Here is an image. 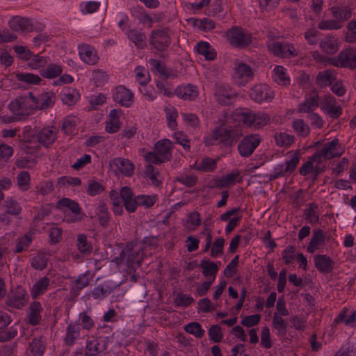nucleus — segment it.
<instances>
[{
	"mask_svg": "<svg viewBox=\"0 0 356 356\" xmlns=\"http://www.w3.org/2000/svg\"><path fill=\"white\" fill-rule=\"evenodd\" d=\"M30 97H19L9 105L10 111L15 115H29L35 109L34 102Z\"/></svg>",
	"mask_w": 356,
	"mask_h": 356,
	"instance_id": "f257e3e1",
	"label": "nucleus"
},
{
	"mask_svg": "<svg viewBox=\"0 0 356 356\" xmlns=\"http://www.w3.org/2000/svg\"><path fill=\"white\" fill-rule=\"evenodd\" d=\"M330 63L336 67L356 69V51L352 48L346 49L337 57L330 58Z\"/></svg>",
	"mask_w": 356,
	"mask_h": 356,
	"instance_id": "f03ea898",
	"label": "nucleus"
},
{
	"mask_svg": "<svg viewBox=\"0 0 356 356\" xmlns=\"http://www.w3.org/2000/svg\"><path fill=\"white\" fill-rule=\"evenodd\" d=\"M229 43L236 47L243 48L252 42L250 35L245 33L241 27L234 26L227 32Z\"/></svg>",
	"mask_w": 356,
	"mask_h": 356,
	"instance_id": "7ed1b4c3",
	"label": "nucleus"
},
{
	"mask_svg": "<svg viewBox=\"0 0 356 356\" xmlns=\"http://www.w3.org/2000/svg\"><path fill=\"white\" fill-rule=\"evenodd\" d=\"M149 44L159 51H165L170 44V37L164 30H152Z\"/></svg>",
	"mask_w": 356,
	"mask_h": 356,
	"instance_id": "20e7f679",
	"label": "nucleus"
},
{
	"mask_svg": "<svg viewBox=\"0 0 356 356\" xmlns=\"http://www.w3.org/2000/svg\"><path fill=\"white\" fill-rule=\"evenodd\" d=\"M29 300V295L21 286H17L14 291L8 296L6 303L8 306L22 309L24 307Z\"/></svg>",
	"mask_w": 356,
	"mask_h": 356,
	"instance_id": "39448f33",
	"label": "nucleus"
},
{
	"mask_svg": "<svg viewBox=\"0 0 356 356\" xmlns=\"http://www.w3.org/2000/svg\"><path fill=\"white\" fill-rule=\"evenodd\" d=\"M258 135H250L245 137L238 144V150L241 156H250L260 143Z\"/></svg>",
	"mask_w": 356,
	"mask_h": 356,
	"instance_id": "423d86ee",
	"label": "nucleus"
},
{
	"mask_svg": "<svg viewBox=\"0 0 356 356\" xmlns=\"http://www.w3.org/2000/svg\"><path fill=\"white\" fill-rule=\"evenodd\" d=\"M249 95L254 102L261 103L264 101L271 100L274 97V92L268 86L260 84L252 88Z\"/></svg>",
	"mask_w": 356,
	"mask_h": 356,
	"instance_id": "0eeeda50",
	"label": "nucleus"
},
{
	"mask_svg": "<svg viewBox=\"0 0 356 356\" xmlns=\"http://www.w3.org/2000/svg\"><path fill=\"white\" fill-rule=\"evenodd\" d=\"M29 95L33 98L35 109H46L53 106L56 101V95L53 92H44L38 97H34L32 92H29Z\"/></svg>",
	"mask_w": 356,
	"mask_h": 356,
	"instance_id": "6e6552de",
	"label": "nucleus"
},
{
	"mask_svg": "<svg viewBox=\"0 0 356 356\" xmlns=\"http://www.w3.org/2000/svg\"><path fill=\"white\" fill-rule=\"evenodd\" d=\"M314 265L321 273H328L332 271L334 262L326 254H316L314 257Z\"/></svg>",
	"mask_w": 356,
	"mask_h": 356,
	"instance_id": "1a4fd4ad",
	"label": "nucleus"
},
{
	"mask_svg": "<svg viewBox=\"0 0 356 356\" xmlns=\"http://www.w3.org/2000/svg\"><path fill=\"white\" fill-rule=\"evenodd\" d=\"M268 47L273 54L281 58H289L291 56H295L297 55V54L295 53V50L291 49L293 48V47L289 44L276 42H273Z\"/></svg>",
	"mask_w": 356,
	"mask_h": 356,
	"instance_id": "9d476101",
	"label": "nucleus"
},
{
	"mask_svg": "<svg viewBox=\"0 0 356 356\" xmlns=\"http://www.w3.org/2000/svg\"><path fill=\"white\" fill-rule=\"evenodd\" d=\"M211 138L213 140H219L227 147H231L236 141V139L232 136L230 130L222 127L216 128L211 135Z\"/></svg>",
	"mask_w": 356,
	"mask_h": 356,
	"instance_id": "9b49d317",
	"label": "nucleus"
},
{
	"mask_svg": "<svg viewBox=\"0 0 356 356\" xmlns=\"http://www.w3.org/2000/svg\"><path fill=\"white\" fill-rule=\"evenodd\" d=\"M133 94L124 86H118L113 95V100L120 105L129 107L133 102Z\"/></svg>",
	"mask_w": 356,
	"mask_h": 356,
	"instance_id": "f8f14e48",
	"label": "nucleus"
},
{
	"mask_svg": "<svg viewBox=\"0 0 356 356\" xmlns=\"http://www.w3.org/2000/svg\"><path fill=\"white\" fill-rule=\"evenodd\" d=\"M80 58L86 63L95 65L98 60V56L95 49L88 44H83L79 46Z\"/></svg>",
	"mask_w": 356,
	"mask_h": 356,
	"instance_id": "ddd939ff",
	"label": "nucleus"
},
{
	"mask_svg": "<svg viewBox=\"0 0 356 356\" xmlns=\"http://www.w3.org/2000/svg\"><path fill=\"white\" fill-rule=\"evenodd\" d=\"M330 11L333 18L341 24L351 17L353 8L348 6H335L330 8Z\"/></svg>",
	"mask_w": 356,
	"mask_h": 356,
	"instance_id": "4468645a",
	"label": "nucleus"
},
{
	"mask_svg": "<svg viewBox=\"0 0 356 356\" xmlns=\"http://www.w3.org/2000/svg\"><path fill=\"white\" fill-rule=\"evenodd\" d=\"M110 165H115L125 176L131 177L134 174V164L127 159L115 158L110 161Z\"/></svg>",
	"mask_w": 356,
	"mask_h": 356,
	"instance_id": "2eb2a0df",
	"label": "nucleus"
},
{
	"mask_svg": "<svg viewBox=\"0 0 356 356\" xmlns=\"http://www.w3.org/2000/svg\"><path fill=\"white\" fill-rule=\"evenodd\" d=\"M10 28L15 31H32L33 24L31 19L21 17L19 16L14 17L9 22Z\"/></svg>",
	"mask_w": 356,
	"mask_h": 356,
	"instance_id": "dca6fc26",
	"label": "nucleus"
},
{
	"mask_svg": "<svg viewBox=\"0 0 356 356\" xmlns=\"http://www.w3.org/2000/svg\"><path fill=\"white\" fill-rule=\"evenodd\" d=\"M215 97L220 104L227 106L232 103L235 95L224 86H218L216 88Z\"/></svg>",
	"mask_w": 356,
	"mask_h": 356,
	"instance_id": "f3484780",
	"label": "nucleus"
},
{
	"mask_svg": "<svg viewBox=\"0 0 356 356\" xmlns=\"http://www.w3.org/2000/svg\"><path fill=\"white\" fill-rule=\"evenodd\" d=\"M325 236L321 229H315L313 232L311 241L307 247V251L309 253H314L318 249L319 246L325 242Z\"/></svg>",
	"mask_w": 356,
	"mask_h": 356,
	"instance_id": "a211bd4d",
	"label": "nucleus"
},
{
	"mask_svg": "<svg viewBox=\"0 0 356 356\" xmlns=\"http://www.w3.org/2000/svg\"><path fill=\"white\" fill-rule=\"evenodd\" d=\"M339 146V139L334 138L331 142L326 143L323 149L321 150V154L325 160H329L334 157L339 156L341 153L337 152L336 150L337 147Z\"/></svg>",
	"mask_w": 356,
	"mask_h": 356,
	"instance_id": "6ab92c4d",
	"label": "nucleus"
},
{
	"mask_svg": "<svg viewBox=\"0 0 356 356\" xmlns=\"http://www.w3.org/2000/svg\"><path fill=\"white\" fill-rule=\"evenodd\" d=\"M90 275V272L86 271L85 273L80 275L74 281V286L70 291V293L73 296V297L78 296L79 295L80 291L89 284Z\"/></svg>",
	"mask_w": 356,
	"mask_h": 356,
	"instance_id": "aec40b11",
	"label": "nucleus"
},
{
	"mask_svg": "<svg viewBox=\"0 0 356 356\" xmlns=\"http://www.w3.org/2000/svg\"><path fill=\"white\" fill-rule=\"evenodd\" d=\"M156 152L166 161L171 159L170 150L172 149V143L168 139H164L158 141L154 147Z\"/></svg>",
	"mask_w": 356,
	"mask_h": 356,
	"instance_id": "412c9836",
	"label": "nucleus"
},
{
	"mask_svg": "<svg viewBox=\"0 0 356 356\" xmlns=\"http://www.w3.org/2000/svg\"><path fill=\"white\" fill-rule=\"evenodd\" d=\"M38 141L44 146L48 147L56 139V134L52 129H42L37 135Z\"/></svg>",
	"mask_w": 356,
	"mask_h": 356,
	"instance_id": "4be33fe9",
	"label": "nucleus"
},
{
	"mask_svg": "<svg viewBox=\"0 0 356 356\" xmlns=\"http://www.w3.org/2000/svg\"><path fill=\"white\" fill-rule=\"evenodd\" d=\"M29 308V323L32 325H36L41 320L40 312L42 307L40 302L34 301L30 305Z\"/></svg>",
	"mask_w": 356,
	"mask_h": 356,
	"instance_id": "5701e85b",
	"label": "nucleus"
},
{
	"mask_svg": "<svg viewBox=\"0 0 356 356\" xmlns=\"http://www.w3.org/2000/svg\"><path fill=\"white\" fill-rule=\"evenodd\" d=\"M318 106V97L310 96L305 101L299 104V113H312Z\"/></svg>",
	"mask_w": 356,
	"mask_h": 356,
	"instance_id": "b1692460",
	"label": "nucleus"
},
{
	"mask_svg": "<svg viewBox=\"0 0 356 356\" xmlns=\"http://www.w3.org/2000/svg\"><path fill=\"white\" fill-rule=\"evenodd\" d=\"M273 79L278 85L287 86L290 83L289 76H287L286 69L281 65H277L273 70Z\"/></svg>",
	"mask_w": 356,
	"mask_h": 356,
	"instance_id": "393cba45",
	"label": "nucleus"
},
{
	"mask_svg": "<svg viewBox=\"0 0 356 356\" xmlns=\"http://www.w3.org/2000/svg\"><path fill=\"white\" fill-rule=\"evenodd\" d=\"M49 282L50 279L48 277H43L36 282L31 289L32 298L36 299L39 296L43 294L47 289Z\"/></svg>",
	"mask_w": 356,
	"mask_h": 356,
	"instance_id": "a878e982",
	"label": "nucleus"
},
{
	"mask_svg": "<svg viewBox=\"0 0 356 356\" xmlns=\"http://www.w3.org/2000/svg\"><path fill=\"white\" fill-rule=\"evenodd\" d=\"M197 51L198 54L203 55L207 60H212L216 56V52L207 42H200L197 43Z\"/></svg>",
	"mask_w": 356,
	"mask_h": 356,
	"instance_id": "bb28decb",
	"label": "nucleus"
},
{
	"mask_svg": "<svg viewBox=\"0 0 356 356\" xmlns=\"http://www.w3.org/2000/svg\"><path fill=\"white\" fill-rule=\"evenodd\" d=\"M202 268V274L204 277L216 275L219 268L216 263L209 259H203L198 266Z\"/></svg>",
	"mask_w": 356,
	"mask_h": 356,
	"instance_id": "cd10ccee",
	"label": "nucleus"
},
{
	"mask_svg": "<svg viewBox=\"0 0 356 356\" xmlns=\"http://www.w3.org/2000/svg\"><path fill=\"white\" fill-rule=\"evenodd\" d=\"M239 172L229 173L221 179H218L214 182V186L220 189L228 187L234 184L236 179L238 177Z\"/></svg>",
	"mask_w": 356,
	"mask_h": 356,
	"instance_id": "c85d7f7f",
	"label": "nucleus"
},
{
	"mask_svg": "<svg viewBox=\"0 0 356 356\" xmlns=\"http://www.w3.org/2000/svg\"><path fill=\"white\" fill-rule=\"evenodd\" d=\"M335 76L330 70L320 72L316 76V83L321 88L331 85Z\"/></svg>",
	"mask_w": 356,
	"mask_h": 356,
	"instance_id": "c756f323",
	"label": "nucleus"
},
{
	"mask_svg": "<svg viewBox=\"0 0 356 356\" xmlns=\"http://www.w3.org/2000/svg\"><path fill=\"white\" fill-rule=\"evenodd\" d=\"M128 37L131 39L138 48H143L145 46V35L140 31L132 29L129 31Z\"/></svg>",
	"mask_w": 356,
	"mask_h": 356,
	"instance_id": "7c9ffc66",
	"label": "nucleus"
},
{
	"mask_svg": "<svg viewBox=\"0 0 356 356\" xmlns=\"http://www.w3.org/2000/svg\"><path fill=\"white\" fill-rule=\"evenodd\" d=\"M62 73V68L60 66L56 64H51L47 66L46 69L40 71V74L47 79H54Z\"/></svg>",
	"mask_w": 356,
	"mask_h": 356,
	"instance_id": "2f4dec72",
	"label": "nucleus"
},
{
	"mask_svg": "<svg viewBox=\"0 0 356 356\" xmlns=\"http://www.w3.org/2000/svg\"><path fill=\"white\" fill-rule=\"evenodd\" d=\"M57 207L59 208L67 207L76 215L81 212L79 204L76 202L66 197L60 200L57 203Z\"/></svg>",
	"mask_w": 356,
	"mask_h": 356,
	"instance_id": "473e14b6",
	"label": "nucleus"
},
{
	"mask_svg": "<svg viewBox=\"0 0 356 356\" xmlns=\"http://www.w3.org/2000/svg\"><path fill=\"white\" fill-rule=\"evenodd\" d=\"M235 72L240 79H249L252 78L253 76L252 68L249 65L242 63H238L236 66Z\"/></svg>",
	"mask_w": 356,
	"mask_h": 356,
	"instance_id": "72a5a7b5",
	"label": "nucleus"
},
{
	"mask_svg": "<svg viewBox=\"0 0 356 356\" xmlns=\"http://www.w3.org/2000/svg\"><path fill=\"white\" fill-rule=\"evenodd\" d=\"M184 330L199 339L203 337L204 334V330L202 328L201 325L197 322H192L187 324L184 327Z\"/></svg>",
	"mask_w": 356,
	"mask_h": 356,
	"instance_id": "f704fd0d",
	"label": "nucleus"
},
{
	"mask_svg": "<svg viewBox=\"0 0 356 356\" xmlns=\"http://www.w3.org/2000/svg\"><path fill=\"white\" fill-rule=\"evenodd\" d=\"M175 93L178 96L181 97V98L184 99H192L195 98L197 95V92L195 90V87L193 86H188L184 88L183 93L181 92V89L177 88L175 90Z\"/></svg>",
	"mask_w": 356,
	"mask_h": 356,
	"instance_id": "c9c22d12",
	"label": "nucleus"
},
{
	"mask_svg": "<svg viewBox=\"0 0 356 356\" xmlns=\"http://www.w3.org/2000/svg\"><path fill=\"white\" fill-rule=\"evenodd\" d=\"M348 31L345 33V40L348 43L356 42V19L350 20L346 26Z\"/></svg>",
	"mask_w": 356,
	"mask_h": 356,
	"instance_id": "e433bc0d",
	"label": "nucleus"
},
{
	"mask_svg": "<svg viewBox=\"0 0 356 356\" xmlns=\"http://www.w3.org/2000/svg\"><path fill=\"white\" fill-rule=\"evenodd\" d=\"M193 302L194 299L193 297L182 293H177L174 300L175 305L176 307H186L191 305Z\"/></svg>",
	"mask_w": 356,
	"mask_h": 356,
	"instance_id": "4c0bfd02",
	"label": "nucleus"
},
{
	"mask_svg": "<svg viewBox=\"0 0 356 356\" xmlns=\"http://www.w3.org/2000/svg\"><path fill=\"white\" fill-rule=\"evenodd\" d=\"M105 187L95 180H89L86 188L87 193L90 196H95L103 192Z\"/></svg>",
	"mask_w": 356,
	"mask_h": 356,
	"instance_id": "58836bf2",
	"label": "nucleus"
},
{
	"mask_svg": "<svg viewBox=\"0 0 356 356\" xmlns=\"http://www.w3.org/2000/svg\"><path fill=\"white\" fill-rule=\"evenodd\" d=\"M17 181L18 186L21 190L25 191L29 188L31 178L28 172H21L17 177Z\"/></svg>",
	"mask_w": 356,
	"mask_h": 356,
	"instance_id": "ea45409f",
	"label": "nucleus"
},
{
	"mask_svg": "<svg viewBox=\"0 0 356 356\" xmlns=\"http://www.w3.org/2000/svg\"><path fill=\"white\" fill-rule=\"evenodd\" d=\"M216 162L214 159L204 158L200 164L197 165L195 168L200 171L211 172L216 168Z\"/></svg>",
	"mask_w": 356,
	"mask_h": 356,
	"instance_id": "a19ab883",
	"label": "nucleus"
},
{
	"mask_svg": "<svg viewBox=\"0 0 356 356\" xmlns=\"http://www.w3.org/2000/svg\"><path fill=\"white\" fill-rule=\"evenodd\" d=\"M17 79L20 81L26 82L29 84H36L42 81L38 75L31 73H18L16 75Z\"/></svg>",
	"mask_w": 356,
	"mask_h": 356,
	"instance_id": "79ce46f5",
	"label": "nucleus"
},
{
	"mask_svg": "<svg viewBox=\"0 0 356 356\" xmlns=\"http://www.w3.org/2000/svg\"><path fill=\"white\" fill-rule=\"evenodd\" d=\"M209 339L214 343H218L222 341L223 338V334L222 329L218 325H212L208 332Z\"/></svg>",
	"mask_w": 356,
	"mask_h": 356,
	"instance_id": "37998d69",
	"label": "nucleus"
},
{
	"mask_svg": "<svg viewBox=\"0 0 356 356\" xmlns=\"http://www.w3.org/2000/svg\"><path fill=\"white\" fill-rule=\"evenodd\" d=\"M77 246L79 250L85 254H88L91 252L92 248L87 241L86 235L79 234L77 237Z\"/></svg>",
	"mask_w": 356,
	"mask_h": 356,
	"instance_id": "c03bdc74",
	"label": "nucleus"
},
{
	"mask_svg": "<svg viewBox=\"0 0 356 356\" xmlns=\"http://www.w3.org/2000/svg\"><path fill=\"white\" fill-rule=\"evenodd\" d=\"M276 143L278 145L288 147L294 141V136L286 133H280L275 136Z\"/></svg>",
	"mask_w": 356,
	"mask_h": 356,
	"instance_id": "a18cd8bd",
	"label": "nucleus"
},
{
	"mask_svg": "<svg viewBox=\"0 0 356 356\" xmlns=\"http://www.w3.org/2000/svg\"><path fill=\"white\" fill-rule=\"evenodd\" d=\"M321 48L329 54H333L337 51V44L333 39H326L320 43Z\"/></svg>",
	"mask_w": 356,
	"mask_h": 356,
	"instance_id": "49530a36",
	"label": "nucleus"
},
{
	"mask_svg": "<svg viewBox=\"0 0 356 356\" xmlns=\"http://www.w3.org/2000/svg\"><path fill=\"white\" fill-rule=\"evenodd\" d=\"M342 27L341 24H339L337 20H323L318 24V28L321 30H337Z\"/></svg>",
	"mask_w": 356,
	"mask_h": 356,
	"instance_id": "de8ad7c7",
	"label": "nucleus"
},
{
	"mask_svg": "<svg viewBox=\"0 0 356 356\" xmlns=\"http://www.w3.org/2000/svg\"><path fill=\"white\" fill-rule=\"evenodd\" d=\"M100 353L99 350V342L97 339L88 341L85 351L86 356H96Z\"/></svg>",
	"mask_w": 356,
	"mask_h": 356,
	"instance_id": "09e8293b",
	"label": "nucleus"
},
{
	"mask_svg": "<svg viewBox=\"0 0 356 356\" xmlns=\"http://www.w3.org/2000/svg\"><path fill=\"white\" fill-rule=\"evenodd\" d=\"M293 128L301 136H307L309 134V126L302 120H296L293 122Z\"/></svg>",
	"mask_w": 356,
	"mask_h": 356,
	"instance_id": "8fccbe9b",
	"label": "nucleus"
},
{
	"mask_svg": "<svg viewBox=\"0 0 356 356\" xmlns=\"http://www.w3.org/2000/svg\"><path fill=\"white\" fill-rule=\"evenodd\" d=\"M31 356H42L44 352V346L41 341L34 339L29 345Z\"/></svg>",
	"mask_w": 356,
	"mask_h": 356,
	"instance_id": "3c124183",
	"label": "nucleus"
},
{
	"mask_svg": "<svg viewBox=\"0 0 356 356\" xmlns=\"http://www.w3.org/2000/svg\"><path fill=\"white\" fill-rule=\"evenodd\" d=\"M6 206L7 208V213H9L13 216H17L22 211V207L19 206V204L13 200H9L6 202Z\"/></svg>",
	"mask_w": 356,
	"mask_h": 356,
	"instance_id": "603ef678",
	"label": "nucleus"
},
{
	"mask_svg": "<svg viewBox=\"0 0 356 356\" xmlns=\"http://www.w3.org/2000/svg\"><path fill=\"white\" fill-rule=\"evenodd\" d=\"M136 200L138 201V206H145L147 208H149L155 203L156 197L146 195H138L136 196Z\"/></svg>",
	"mask_w": 356,
	"mask_h": 356,
	"instance_id": "864d4df0",
	"label": "nucleus"
},
{
	"mask_svg": "<svg viewBox=\"0 0 356 356\" xmlns=\"http://www.w3.org/2000/svg\"><path fill=\"white\" fill-rule=\"evenodd\" d=\"M224 243L225 239L223 238H218L216 240L211 250V256L212 257H216L217 255L223 253Z\"/></svg>",
	"mask_w": 356,
	"mask_h": 356,
	"instance_id": "5fc2aeb1",
	"label": "nucleus"
},
{
	"mask_svg": "<svg viewBox=\"0 0 356 356\" xmlns=\"http://www.w3.org/2000/svg\"><path fill=\"white\" fill-rule=\"evenodd\" d=\"M238 255L235 256L231 262L226 266L224 274L227 277H232L236 273V266L238 264Z\"/></svg>",
	"mask_w": 356,
	"mask_h": 356,
	"instance_id": "6e6d98bb",
	"label": "nucleus"
},
{
	"mask_svg": "<svg viewBox=\"0 0 356 356\" xmlns=\"http://www.w3.org/2000/svg\"><path fill=\"white\" fill-rule=\"evenodd\" d=\"M261 343L266 348H270L272 347L270 329L267 326L264 327L261 330Z\"/></svg>",
	"mask_w": 356,
	"mask_h": 356,
	"instance_id": "4d7b16f0",
	"label": "nucleus"
},
{
	"mask_svg": "<svg viewBox=\"0 0 356 356\" xmlns=\"http://www.w3.org/2000/svg\"><path fill=\"white\" fill-rule=\"evenodd\" d=\"M261 319L260 314H254L245 316L241 321V324L246 327H252L257 325Z\"/></svg>",
	"mask_w": 356,
	"mask_h": 356,
	"instance_id": "13d9d810",
	"label": "nucleus"
},
{
	"mask_svg": "<svg viewBox=\"0 0 356 356\" xmlns=\"http://www.w3.org/2000/svg\"><path fill=\"white\" fill-rule=\"evenodd\" d=\"M150 64L162 75L168 79L170 76V72L167 69L166 66L161 64L159 60L152 59L149 60Z\"/></svg>",
	"mask_w": 356,
	"mask_h": 356,
	"instance_id": "bf43d9fd",
	"label": "nucleus"
},
{
	"mask_svg": "<svg viewBox=\"0 0 356 356\" xmlns=\"http://www.w3.org/2000/svg\"><path fill=\"white\" fill-rule=\"evenodd\" d=\"M299 153L296 152L291 159L286 161V168L284 169V173L292 172L296 168L299 162Z\"/></svg>",
	"mask_w": 356,
	"mask_h": 356,
	"instance_id": "052dcab7",
	"label": "nucleus"
},
{
	"mask_svg": "<svg viewBox=\"0 0 356 356\" xmlns=\"http://www.w3.org/2000/svg\"><path fill=\"white\" fill-rule=\"evenodd\" d=\"M318 207L315 203L309 204V207L305 211V218L309 219L310 222H316L319 219L318 215H316L314 209Z\"/></svg>",
	"mask_w": 356,
	"mask_h": 356,
	"instance_id": "680f3d73",
	"label": "nucleus"
},
{
	"mask_svg": "<svg viewBox=\"0 0 356 356\" xmlns=\"http://www.w3.org/2000/svg\"><path fill=\"white\" fill-rule=\"evenodd\" d=\"M67 184L69 185L72 186H80L81 184V180L79 177H62L58 178L57 184L60 185H65Z\"/></svg>",
	"mask_w": 356,
	"mask_h": 356,
	"instance_id": "e2e57ef3",
	"label": "nucleus"
},
{
	"mask_svg": "<svg viewBox=\"0 0 356 356\" xmlns=\"http://www.w3.org/2000/svg\"><path fill=\"white\" fill-rule=\"evenodd\" d=\"M295 248L292 245L288 246L282 252V259L286 264L292 263L294 259Z\"/></svg>",
	"mask_w": 356,
	"mask_h": 356,
	"instance_id": "0e129e2a",
	"label": "nucleus"
},
{
	"mask_svg": "<svg viewBox=\"0 0 356 356\" xmlns=\"http://www.w3.org/2000/svg\"><path fill=\"white\" fill-rule=\"evenodd\" d=\"M145 159L148 163H152L154 164H160L166 161L163 158L161 157V156L155 152H149L147 153L145 155Z\"/></svg>",
	"mask_w": 356,
	"mask_h": 356,
	"instance_id": "69168bd1",
	"label": "nucleus"
},
{
	"mask_svg": "<svg viewBox=\"0 0 356 356\" xmlns=\"http://www.w3.org/2000/svg\"><path fill=\"white\" fill-rule=\"evenodd\" d=\"M270 118L264 113H255V123L254 127H261L267 124L269 122Z\"/></svg>",
	"mask_w": 356,
	"mask_h": 356,
	"instance_id": "338daca9",
	"label": "nucleus"
},
{
	"mask_svg": "<svg viewBox=\"0 0 356 356\" xmlns=\"http://www.w3.org/2000/svg\"><path fill=\"white\" fill-rule=\"evenodd\" d=\"M47 265V260L41 257H35L32 259L31 266L36 270H43Z\"/></svg>",
	"mask_w": 356,
	"mask_h": 356,
	"instance_id": "774afa93",
	"label": "nucleus"
}]
</instances>
